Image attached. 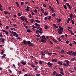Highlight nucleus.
I'll list each match as a JSON object with an SVG mask.
<instances>
[{
	"mask_svg": "<svg viewBox=\"0 0 76 76\" xmlns=\"http://www.w3.org/2000/svg\"><path fill=\"white\" fill-rule=\"evenodd\" d=\"M63 7L65 9H67V7L66 5H63Z\"/></svg>",
	"mask_w": 76,
	"mask_h": 76,
	"instance_id": "obj_14",
	"label": "nucleus"
},
{
	"mask_svg": "<svg viewBox=\"0 0 76 76\" xmlns=\"http://www.w3.org/2000/svg\"><path fill=\"white\" fill-rule=\"evenodd\" d=\"M71 22H72V24H75V23H74V21H73V20H71Z\"/></svg>",
	"mask_w": 76,
	"mask_h": 76,
	"instance_id": "obj_41",
	"label": "nucleus"
},
{
	"mask_svg": "<svg viewBox=\"0 0 76 76\" xmlns=\"http://www.w3.org/2000/svg\"><path fill=\"white\" fill-rule=\"evenodd\" d=\"M56 1L57 2L58 4H60V2H59V1H58V0H56Z\"/></svg>",
	"mask_w": 76,
	"mask_h": 76,
	"instance_id": "obj_59",
	"label": "nucleus"
},
{
	"mask_svg": "<svg viewBox=\"0 0 76 76\" xmlns=\"http://www.w3.org/2000/svg\"><path fill=\"white\" fill-rule=\"evenodd\" d=\"M24 76H28V75L27 74H26L24 75Z\"/></svg>",
	"mask_w": 76,
	"mask_h": 76,
	"instance_id": "obj_64",
	"label": "nucleus"
},
{
	"mask_svg": "<svg viewBox=\"0 0 76 76\" xmlns=\"http://www.w3.org/2000/svg\"><path fill=\"white\" fill-rule=\"evenodd\" d=\"M53 76L56 75V76H62V75L60 74L56 73V71H53Z\"/></svg>",
	"mask_w": 76,
	"mask_h": 76,
	"instance_id": "obj_3",
	"label": "nucleus"
},
{
	"mask_svg": "<svg viewBox=\"0 0 76 76\" xmlns=\"http://www.w3.org/2000/svg\"><path fill=\"white\" fill-rule=\"evenodd\" d=\"M18 72H19V75L21 74V73H22V72L20 71H18Z\"/></svg>",
	"mask_w": 76,
	"mask_h": 76,
	"instance_id": "obj_48",
	"label": "nucleus"
},
{
	"mask_svg": "<svg viewBox=\"0 0 76 76\" xmlns=\"http://www.w3.org/2000/svg\"><path fill=\"white\" fill-rule=\"evenodd\" d=\"M61 53L62 54H63L64 53V50H61Z\"/></svg>",
	"mask_w": 76,
	"mask_h": 76,
	"instance_id": "obj_37",
	"label": "nucleus"
},
{
	"mask_svg": "<svg viewBox=\"0 0 76 76\" xmlns=\"http://www.w3.org/2000/svg\"><path fill=\"white\" fill-rule=\"evenodd\" d=\"M58 64H60V65H62L63 64H62V63L61 61H58Z\"/></svg>",
	"mask_w": 76,
	"mask_h": 76,
	"instance_id": "obj_19",
	"label": "nucleus"
},
{
	"mask_svg": "<svg viewBox=\"0 0 76 76\" xmlns=\"http://www.w3.org/2000/svg\"><path fill=\"white\" fill-rule=\"evenodd\" d=\"M54 69H55L56 68H57V65H56L55 66H54V67L53 68Z\"/></svg>",
	"mask_w": 76,
	"mask_h": 76,
	"instance_id": "obj_60",
	"label": "nucleus"
},
{
	"mask_svg": "<svg viewBox=\"0 0 76 76\" xmlns=\"http://www.w3.org/2000/svg\"><path fill=\"white\" fill-rule=\"evenodd\" d=\"M52 40L54 42H56V43H57V42H58V41H57L55 40V39H52Z\"/></svg>",
	"mask_w": 76,
	"mask_h": 76,
	"instance_id": "obj_15",
	"label": "nucleus"
},
{
	"mask_svg": "<svg viewBox=\"0 0 76 76\" xmlns=\"http://www.w3.org/2000/svg\"><path fill=\"white\" fill-rule=\"evenodd\" d=\"M67 54L68 55H72V56H75L76 54L75 53V52H72V51H69L67 53Z\"/></svg>",
	"mask_w": 76,
	"mask_h": 76,
	"instance_id": "obj_2",
	"label": "nucleus"
},
{
	"mask_svg": "<svg viewBox=\"0 0 76 76\" xmlns=\"http://www.w3.org/2000/svg\"><path fill=\"white\" fill-rule=\"evenodd\" d=\"M44 15H47V12H45L44 13Z\"/></svg>",
	"mask_w": 76,
	"mask_h": 76,
	"instance_id": "obj_53",
	"label": "nucleus"
},
{
	"mask_svg": "<svg viewBox=\"0 0 76 76\" xmlns=\"http://www.w3.org/2000/svg\"><path fill=\"white\" fill-rule=\"evenodd\" d=\"M42 38L43 39H46V38L45 37V36L44 35H43L42 36Z\"/></svg>",
	"mask_w": 76,
	"mask_h": 76,
	"instance_id": "obj_21",
	"label": "nucleus"
},
{
	"mask_svg": "<svg viewBox=\"0 0 76 76\" xmlns=\"http://www.w3.org/2000/svg\"><path fill=\"white\" fill-rule=\"evenodd\" d=\"M6 28L7 29H8L9 28V26H6Z\"/></svg>",
	"mask_w": 76,
	"mask_h": 76,
	"instance_id": "obj_63",
	"label": "nucleus"
},
{
	"mask_svg": "<svg viewBox=\"0 0 76 76\" xmlns=\"http://www.w3.org/2000/svg\"><path fill=\"white\" fill-rule=\"evenodd\" d=\"M60 69V74H62V75H64V73L63 72V69L62 68H59Z\"/></svg>",
	"mask_w": 76,
	"mask_h": 76,
	"instance_id": "obj_4",
	"label": "nucleus"
},
{
	"mask_svg": "<svg viewBox=\"0 0 76 76\" xmlns=\"http://www.w3.org/2000/svg\"><path fill=\"white\" fill-rule=\"evenodd\" d=\"M5 56H6V55L5 54H4L3 55V56H1V58H4V57H5Z\"/></svg>",
	"mask_w": 76,
	"mask_h": 76,
	"instance_id": "obj_12",
	"label": "nucleus"
},
{
	"mask_svg": "<svg viewBox=\"0 0 76 76\" xmlns=\"http://www.w3.org/2000/svg\"><path fill=\"white\" fill-rule=\"evenodd\" d=\"M51 10L52 12H54V9L53 7H52L51 8Z\"/></svg>",
	"mask_w": 76,
	"mask_h": 76,
	"instance_id": "obj_18",
	"label": "nucleus"
},
{
	"mask_svg": "<svg viewBox=\"0 0 76 76\" xmlns=\"http://www.w3.org/2000/svg\"><path fill=\"white\" fill-rule=\"evenodd\" d=\"M38 25L39 24H38V23H35V25L37 27L38 26Z\"/></svg>",
	"mask_w": 76,
	"mask_h": 76,
	"instance_id": "obj_38",
	"label": "nucleus"
},
{
	"mask_svg": "<svg viewBox=\"0 0 76 76\" xmlns=\"http://www.w3.org/2000/svg\"><path fill=\"white\" fill-rule=\"evenodd\" d=\"M39 31H42V28H40L38 30Z\"/></svg>",
	"mask_w": 76,
	"mask_h": 76,
	"instance_id": "obj_49",
	"label": "nucleus"
},
{
	"mask_svg": "<svg viewBox=\"0 0 76 76\" xmlns=\"http://www.w3.org/2000/svg\"><path fill=\"white\" fill-rule=\"evenodd\" d=\"M36 76H40V75L38 74H36Z\"/></svg>",
	"mask_w": 76,
	"mask_h": 76,
	"instance_id": "obj_42",
	"label": "nucleus"
},
{
	"mask_svg": "<svg viewBox=\"0 0 76 76\" xmlns=\"http://www.w3.org/2000/svg\"><path fill=\"white\" fill-rule=\"evenodd\" d=\"M59 28L61 30H63V29H64V28H63L61 27V26H59Z\"/></svg>",
	"mask_w": 76,
	"mask_h": 76,
	"instance_id": "obj_17",
	"label": "nucleus"
},
{
	"mask_svg": "<svg viewBox=\"0 0 76 76\" xmlns=\"http://www.w3.org/2000/svg\"><path fill=\"white\" fill-rule=\"evenodd\" d=\"M12 34L13 35V36H16V35H17V33H16L15 32H14L13 31H12Z\"/></svg>",
	"mask_w": 76,
	"mask_h": 76,
	"instance_id": "obj_10",
	"label": "nucleus"
},
{
	"mask_svg": "<svg viewBox=\"0 0 76 76\" xmlns=\"http://www.w3.org/2000/svg\"><path fill=\"white\" fill-rule=\"evenodd\" d=\"M39 63L40 64H42V61H40L39 62Z\"/></svg>",
	"mask_w": 76,
	"mask_h": 76,
	"instance_id": "obj_29",
	"label": "nucleus"
},
{
	"mask_svg": "<svg viewBox=\"0 0 76 76\" xmlns=\"http://www.w3.org/2000/svg\"><path fill=\"white\" fill-rule=\"evenodd\" d=\"M34 12H35V13H38V11H37V10L35 9L34 10Z\"/></svg>",
	"mask_w": 76,
	"mask_h": 76,
	"instance_id": "obj_39",
	"label": "nucleus"
},
{
	"mask_svg": "<svg viewBox=\"0 0 76 76\" xmlns=\"http://www.w3.org/2000/svg\"><path fill=\"white\" fill-rule=\"evenodd\" d=\"M69 41L67 40L66 41V44H69Z\"/></svg>",
	"mask_w": 76,
	"mask_h": 76,
	"instance_id": "obj_44",
	"label": "nucleus"
},
{
	"mask_svg": "<svg viewBox=\"0 0 76 76\" xmlns=\"http://www.w3.org/2000/svg\"><path fill=\"white\" fill-rule=\"evenodd\" d=\"M23 24L24 25V26H26V24L25 23H23Z\"/></svg>",
	"mask_w": 76,
	"mask_h": 76,
	"instance_id": "obj_56",
	"label": "nucleus"
},
{
	"mask_svg": "<svg viewBox=\"0 0 76 76\" xmlns=\"http://www.w3.org/2000/svg\"><path fill=\"white\" fill-rule=\"evenodd\" d=\"M45 20H47L48 19V17H46L44 18Z\"/></svg>",
	"mask_w": 76,
	"mask_h": 76,
	"instance_id": "obj_27",
	"label": "nucleus"
},
{
	"mask_svg": "<svg viewBox=\"0 0 76 76\" xmlns=\"http://www.w3.org/2000/svg\"><path fill=\"white\" fill-rule=\"evenodd\" d=\"M21 64L24 65H26V61H22L21 62Z\"/></svg>",
	"mask_w": 76,
	"mask_h": 76,
	"instance_id": "obj_8",
	"label": "nucleus"
},
{
	"mask_svg": "<svg viewBox=\"0 0 76 76\" xmlns=\"http://www.w3.org/2000/svg\"><path fill=\"white\" fill-rule=\"evenodd\" d=\"M35 21L36 22H38V23H40V21L38 20H35Z\"/></svg>",
	"mask_w": 76,
	"mask_h": 76,
	"instance_id": "obj_40",
	"label": "nucleus"
},
{
	"mask_svg": "<svg viewBox=\"0 0 76 76\" xmlns=\"http://www.w3.org/2000/svg\"><path fill=\"white\" fill-rule=\"evenodd\" d=\"M41 10L42 12V13H44V10H43V9H42V8H41Z\"/></svg>",
	"mask_w": 76,
	"mask_h": 76,
	"instance_id": "obj_26",
	"label": "nucleus"
},
{
	"mask_svg": "<svg viewBox=\"0 0 76 76\" xmlns=\"http://www.w3.org/2000/svg\"><path fill=\"white\" fill-rule=\"evenodd\" d=\"M23 42L24 45H26L28 44L29 45V46L30 47H32V46H33L34 45V44L31 43L29 41H27L25 40H23Z\"/></svg>",
	"mask_w": 76,
	"mask_h": 76,
	"instance_id": "obj_1",
	"label": "nucleus"
},
{
	"mask_svg": "<svg viewBox=\"0 0 76 76\" xmlns=\"http://www.w3.org/2000/svg\"><path fill=\"white\" fill-rule=\"evenodd\" d=\"M18 16H21V15L20 13H18Z\"/></svg>",
	"mask_w": 76,
	"mask_h": 76,
	"instance_id": "obj_57",
	"label": "nucleus"
},
{
	"mask_svg": "<svg viewBox=\"0 0 76 76\" xmlns=\"http://www.w3.org/2000/svg\"><path fill=\"white\" fill-rule=\"evenodd\" d=\"M52 16H53V17H55V16H56V14L54 13L52 14Z\"/></svg>",
	"mask_w": 76,
	"mask_h": 76,
	"instance_id": "obj_31",
	"label": "nucleus"
},
{
	"mask_svg": "<svg viewBox=\"0 0 76 76\" xmlns=\"http://www.w3.org/2000/svg\"><path fill=\"white\" fill-rule=\"evenodd\" d=\"M65 62L68 63H69L70 62H69V61L66 60H65Z\"/></svg>",
	"mask_w": 76,
	"mask_h": 76,
	"instance_id": "obj_35",
	"label": "nucleus"
},
{
	"mask_svg": "<svg viewBox=\"0 0 76 76\" xmlns=\"http://www.w3.org/2000/svg\"><path fill=\"white\" fill-rule=\"evenodd\" d=\"M4 41H5V39L3 38V39L1 40V42H4Z\"/></svg>",
	"mask_w": 76,
	"mask_h": 76,
	"instance_id": "obj_24",
	"label": "nucleus"
},
{
	"mask_svg": "<svg viewBox=\"0 0 76 76\" xmlns=\"http://www.w3.org/2000/svg\"><path fill=\"white\" fill-rule=\"evenodd\" d=\"M8 71L10 72V73H12V71H11V70H10V69H8Z\"/></svg>",
	"mask_w": 76,
	"mask_h": 76,
	"instance_id": "obj_55",
	"label": "nucleus"
},
{
	"mask_svg": "<svg viewBox=\"0 0 76 76\" xmlns=\"http://www.w3.org/2000/svg\"><path fill=\"white\" fill-rule=\"evenodd\" d=\"M75 60H76L75 58H73L71 59V61H73Z\"/></svg>",
	"mask_w": 76,
	"mask_h": 76,
	"instance_id": "obj_28",
	"label": "nucleus"
},
{
	"mask_svg": "<svg viewBox=\"0 0 76 76\" xmlns=\"http://www.w3.org/2000/svg\"><path fill=\"white\" fill-rule=\"evenodd\" d=\"M26 31L27 32H32V31L29 29L27 30Z\"/></svg>",
	"mask_w": 76,
	"mask_h": 76,
	"instance_id": "obj_13",
	"label": "nucleus"
},
{
	"mask_svg": "<svg viewBox=\"0 0 76 76\" xmlns=\"http://www.w3.org/2000/svg\"><path fill=\"white\" fill-rule=\"evenodd\" d=\"M23 4H24V3L23 2H22L21 3V5H23Z\"/></svg>",
	"mask_w": 76,
	"mask_h": 76,
	"instance_id": "obj_58",
	"label": "nucleus"
},
{
	"mask_svg": "<svg viewBox=\"0 0 76 76\" xmlns=\"http://www.w3.org/2000/svg\"><path fill=\"white\" fill-rule=\"evenodd\" d=\"M58 34H62V33H63V32H62V31H58Z\"/></svg>",
	"mask_w": 76,
	"mask_h": 76,
	"instance_id": "obj_25",
	"label": "nucleus"
},
{
	"mask_svg": "<svg viewBox=\"0 0 76 76\" xmlns=\"http://www.w3.org/2000/svg\"><path fill=\"white\" fill-rule=\"evenodd\" d=\"M58 60V59L56 58H52V61L53 62H57V61Z\"/></svg>",
	"mask_w": 76,
	"mask_h": 76,
	"instance_id": "obj_5",
	"label": "nucleus"
},
{
	"mask_svg": "<svg viewBox=\"0 0 76 76\" xmlns=\"http://www.w3.org/2000/svg\"><path fill=\"white\" fill-rule=\"evenodd\" d=\"M5 34L6 35H8L9 34V33H8V32L6 31L5 32Z\"/></svg>",
	"mask_w": 76,
	"mask_h": 76,
	"instance_id": "obj_51",
	"label": "nucleus"
},
{
	"mask_svg": "<svg viewBox=\"0 0 76 76\" xmlns=\"http://www.w3.org/2000/svg\"><path fill=\"white\" fill-rule=\"evenodd\" d=\"M29 15H28V17H29V18H32V16H31V14H29Z\"/></svg>",
	"mask_w": 76,
	"mask_h": 76,
	"instance_id": "obj_23",
	"label": "nucleus"
},
{
	"mask_svg": "<svg viewBox=\"0 0 76 76\" xmlns=\"http://www.w3.org/2000/svg\"><path fill=\"white\" fill-rule=\"evenodd\" d=\"M70 18V20H72V17H71V14L69 15Z\"/></svg>",
	"mask_w": 76,
	"mask_h": 76,
	"instance_id": "obj_43",
	"label": "nucleus"
},
{
	"mask_svg": "<svg viewBox=\"0 0 76 76\" xmlns=\"http://www.w3.org/2000/svg\"><path fill=\"white\" fill-rule=\"evenodd\" d=\"M14 18H16V15L15 14L14 15Z\"/></svg>",
	"mask_w": 76,
	"mask_h": 76,
	"instance_id": "obj_62",
	"label": "nucleus"
},
{
	"mask_svg": "<svg viewBox=\"0 0 76 76\" xmlns=\"http://www.w3.org/2000/svg\"><path fill=\"white\" fill-rule=\"evenodd\" d=\"M40 36V35L39 34H37L36 35V37H39Z\"/></svg>",
	"mask_w": 76,
	"mask_h": 76,
	"instance_id": "obj_47",
	"label": "nucleus"
},
{
	"mask_svg": "<svg viewBox=\"0 0 76 76\" xmlns=\"http://www.w3.org/2000/svg\"><path fill=\"white\" fill-rule=\"evenodd\" d=\"M26 8H27V9H30V7H29L28 6H27V7H26Z\"/></svg>",
	"mask_w": 76,
	"mask_h": 76,
	"instance_id": "obj_61",
	"label": "nucleus"
},
{
	"mask_svg": "<svg viewBox=\"0 0 76 76\" xmlns=\"http://www.w3.org/2000/svg\"><path fill=\"white\" fill-rule=\"evenodd\" d=\"M36 33H38V32H39V33H42V31H39V30L37 29L36 31Z\"/></svg>",
	"mask_w": 76,
	"mask_h": 76,
	"instance_id": "obj_11",
	"label": "nucleus"
},
{
	"mask_svg": "<svg viewBox=\"0 0 76 76\" xmlns=\"http://www.w3.org/2000/svg\"><path fill=\"white\" fill-rule=\"evenodd\" d=\"M12 66H13L15 68V69L16 68V66H15V65L14 64H12Z\"/></svg>",
	"mask_w": 76,
	"mask_h": 76,
	"instance_id": "obj_52",
	"label": "nucleus"
},
{
	"mask_svg": "<svg viewBox=\"0 0 76 76\" xmlns=\"http://www.w3.org/2000/svg\"><path fill=\"white\" fill-rule=\"evenodd\" d=\"M20 18L21 20H23V21H25V20L26 19V18H25V17H24L23 16L21 17H20Z\"/></svg>",
	"mask_w": 76,
	"mask_h": 76,
	"instance_id": "obj_6",
	"label": "nucleus"
},
{
	"mask_svg": "<svg viewBox=\"0 0 76 76\" xmlns=\"http://www.w3.org/2000/svg\"><path fill=\"white\" fill-rule=\"evenodd\" d=\"M31 66L33 68L35 67V66L33 64H31Z\"/></svg>",
	"mask_w": 76,
	"mask_h": 76,
	"instance_id": "obj_34",
	"label": "nucleus"
},
{
	"mask_svg": "<svg viewBox=\"0 0 76 76\" xmlns=\"http://www.w3.org/2000/svg\"><path fill=\"white\" fill-rule=\"evenodd\" d=\"M66 5L67 6H68L69 7V9H72V7H70V5H69V3H66Z\"/></svg>",
	"mask_w": 76,
	"mask_h": 76,
	"instance_id": "obj_7",
	"label": "nucleus"
},
{
	"mask_svg": "<svg viewBox=\"0 0 76 76\" xmlns=\"http://www.w3.org/2000/svg\"><path fill=\"white\" fill-rule=\"evenodd\" d=\"M25 10L26 11H29L30 10L29 9H26Z\"/></svg>",
	"mask_w": 76,
	"mask_h": 76,
	"instance_id": "obj_54",
	"label": "nucleus"
},
{
	"mask_svg": "<svg viewBox=\"0 0 76 76\" xmlns=\"http://www.w3.org/2000/svg\"><path fill=\"white\" fill-rule=\"evenodd\" d=\"M51 16H50V15L49 16V17L48 18V19L49 20H50V19H51Z\"/></svg>",
	"mask_w": 76,
	"mask_h": 76,
	"instance_id": "obj_33",
	"label": "nucleus"
},
{
	"mask_svg": "<svg viewBox=\"0 0 76 76\" xmlns=\"http://www.w3.org/2000/svg\"><path fill=\"white\" fill-rule=\"evenodd\" d=\"M40 42L43 43L46 42V41L45 40L42 39H41V40L40 41Z\"/></svg>",
	"mask_w": 76,
	"mask_h": 76,
	"instance_id": "obj_9",
	"label": "nucleus"
},
{
	"mask_svg": "<svg viewBox=\"0 0 76 76\" xmlns=\"http://www.w3.org/2000/svg\"><path fill=\"white\" fill-rule=\"evenodd\" d=\"M30 21H31V23H34V22H35V20L34 19H31L30 20Z\"/></svg>",
	"mask_w": 76,
	"mask_h": 76,
	"instance_id": "obj_20",
	"label": "nucleus"
},
{
	"mask_svg": "<svg viewBox=\"0 0 76 76\" xmlns=\"http://www.w3.org/2000/svg\"><path fill=\"white\" fill-rule=\"evenodd\" d=\"M41 54H42V55L43 56H44L45 55V54H44L43 53V52H42V51L41 52Z\"/></svg>",
	"mask_w": 76,
	"mask_h": 76,
	"instance_id": "obj_30",
	"label": "nucleus"
},
{
	"mask_svg": "<svg viewBox=\"0 0 76 76\" xmlns=\"http://www.w3.org/2000/svg\"><path fill=\"white\" fill-rule=\"evenodd\" d=\"M48 28H49V26L46 25L45 26V29H47Z\"/></svg>",
	"mask_w": 76,
	"mask_h": 76,
	"instance_id": "obj_22",
	"label": "nucleus"
},
{
	"mask_svg": "<svg viewBox=\"0 0 76 76\" xmlns=\"http://www.w3.org/2000/svg\"><path fill=\"white\" fill-rule=\"evenodd\" d=\"M47 64L48 65H53V64L52 63H50V62H48V63H47Z\"/></svg>",
	"mask_w": 76,
	"mask_h": 76,
	"instance_id": "obj_16",
	"label": "nucleus"
},
{
	"mask_svg": "<svg viewBox=\"0 0 76 76\" xmlns=\"http://www.w3.org/2000/svg\"><path fill=\"white\" fill-rule=\"evenodd\" d=\"M48 55H51L52 54V53H48Z\"/></svg>",
	"mask_w": 76,
	"mask_h": 76,
	"instance_id": "obj_50",
	"label": "nucleus"
},
{
	"mask_svg": "<svg viewBox=\"0 0 76 76\" xmlns=\"http://www.w3.org/2000/svg\"><path fill=\"white\" fill-rule=\"evenodd\" d=\"M4 13L5 14H7V13H8V12H7L6 11H4Z\"/></svg>",
	"mask_w": 76,
	"mask_h": 76,
	"instance_id": "obj_32",
	"label": "nucleus"
},
{
	"mask_svg": "<svg viewBox=\"0 0 76 76\" xmlns=\"http://www.w3.org/2000/svg\"><path fill=\"white\" fill-rule=\"evenodd\" d=\"M25 21H26V23H29L28 22V20H26V19L25 20Z\"/></svg>",
	"mask_w": 76,
	"mask_h": 76,
	"instance_id": "obj_46",
	"label": "nucleus"
},
{
	"mask_svg": "<svg viewBox=\"0 0 76 76\" xmlns=\"http://www.w3.org/2000/svg\"><path fill=\"white\" fill-rule=\"evenodd\" d=\"M63 65L66 67H67V64H66L65 63H64Z\"/></svg>",
	"mask_w": 76,
	"mask_h": 76,
	"instance_id": "obj_36",
	"label": "nucleus"
},
{
	"mask_svg": "<svg viewBox=\"0 0 76 76\" xmlns=\"http://www.w3.org/2000/svg\"><path fill=\"white\" fill-rule=\"evenodd\" d=\"M0 37L1 38H3V35H2V34L1 33V34H0Z\"/></svg>",
	"mask_w": 76,
	"mask_h": 76,
	"instance_id": "obj_45",
	"label": "nucleus"
}]
</instances>
